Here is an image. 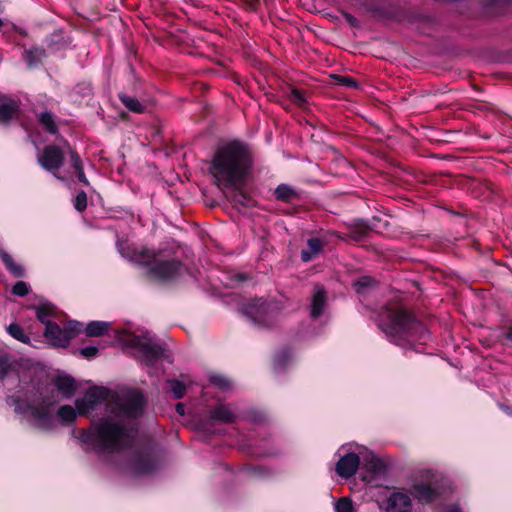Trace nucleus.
I'll use <instances>...</instances> for the list:
<instances>
[{
	"label": "nucleus",
	"instance_id": "28",
	"mask_svg": "<svg viewBox=\"0 0 512 512\" xmlns=\"http://www.w3.org/2000/svg\"><path fill=\"white\" fill-rule=\"evenodd\" d=\"M324 243L317 237L309 238L307 240V248L301 251V260L309 262L313 260L323 249Z\"/></svg>",
	"mask_w": 512,
	"mask_h": 512
},
{
	"label": "nucleus",
	"instance_id": "53",
	"mask_svg": "<svg viewBox=\"0 0 512 512\" xmlns=\"http://www.w3.org/2000/svg\"><path fill=\"white\" fill-rule=\"evenodd\" d=\"M501 337L512 342V325L503 327Z\"/></svg>",
	"mask_w": 512,
	"mask_h": 512
},
{
	"label": "nucleus",
	"instance_id": "29",
	"mask_svg": "<svg viewBox=\"0 0 512 512\" xmlns=\"http://www.w3.org/2000/svg\"><path fill=\"white\" fill-rule=\"evenodd\" d=\"M0 258L6 269L16 278H24L26 276L25 269L16 263L12 256L4 250L0 251Z\"/></svg>",
	"mask_w": 512,
	"mask_h": 512
},
{
	"label": "nucleus",
	"instance_id": "49",
	"mask_svg": "<svg viewBox=\"0 0 512 512\" xmlns=\"http://www.w3.org/2000/svg\"><path fill=\"white\" fill-rule=\"evenodd\" d=\"M79 352L84 358L92 359L93 357H95L98 354L99 349L96 346H87V347L81 348L79 350Z\"/></svg>",
	"mask_w": 512,
	"mask_h": 512
},
{
	"label": "nucleus",
	"instance_id": "16",
	"mask_svg": "<svg viewBox=\"0 0 512 512\" xmlns=\"http://www.w3.org/2000/svg\"><path fill=\"white\" fill-rule=\"evenodd\" d=\"M65 328L60 327L56 322H47L44 336L54 347H66L69 345V336Z\"/></svg>",
	"mask_w": 512,
	"mask_h": 512
},
{
	"label": "nucleus",
	"instance_id": "42",
	"mask_svg": "<svg viewBox=\"0 0 512 512\" xmlns=\"http://www.w3.org/2000/svg\"><path fill=\"white\" fill-rule=\"evenodd\" d=\"M69 161H70L71 167L75 171L84 168L83 162H82V159H81L79 153L75 149H72L70 146H69Z\"/></svg>",
	"mask_w": 512,
	"mask_h": 512
},
{
	"label": "nucleus",
	"instance_id": "46",
	"mask_svg": "<svg viewBox=\"0 0 512 512\" xmlns=\"http://www.w3.org/2000/svg\"><path fill=\"white\" fill-rule=\"evenodd\" d=\"M30 291V286L24 281H18L12 287V293L19 297L26 296Z\"/></svg>",
	"mask_w": 512,
	"mask_h": 512
},
{
	"label": "nucleus",
	"instance_id": "11",
	"mask_svg": "<svg viewBox=\"0 0 512 512\" xmlns=\"http://www.w3.org/2000/svg\"><path fill=\"white\" fill-rule=\"evenodd\" d=\"M56 401L52 396L40 393L39 402L33 405L31 416L37 421V427L44 431H50L54 428V417L51 408Z\"/></svg>",
	"mask_w": 512,
	"mask_h": 512
},
{
	"label": "nucleus",
	"instance_id": "57",
	"mask_svg": "<svg viewBox=\"0 0 512 512\" xmlns=\"http://www.w3.org/2000/svg\"><path fill=\"white\" fill-rule=\"evenodd\" d=\"M448 512H462V510L459 507H453Z\"/></svg>",
	"mask_w": 512,
	"mask_h": 512
},
{
	"label": "nucleus",
	"instance_id": "10",
	"mask_svg": "<svg viewBox=\"0 0 512 512\" xmlns=\"http://www.w3.org/2000/svg\"><path fill=\"white\" fill-rule=\"evenodd\" d=\"M65 154L63 150L55 145H46L42 152L37 156L38 164L45 170L53 174V176L61 181L64 180L58 170L63 166Z\"/></svg>",
	"mask_w": 512,
	"mask_h": 512
},
{
	"label": "nucleus",
	"instance_id": "7",
	"mask_svg": "<svg viewBox=\"0 0 512 512\" xmlns=\"http://www.w3.org/2000/svg\"><path fill=\"white\" fill-rule=\"evenodd\" d=\"M126 343L128 346L140 351L148 365H153L160 359L172 362L165 345L154 342L151 338H142L139 335L131 334Z\"/></svg>",
	"mask_w": 512,
	"mask_h": 512
},
{
	"label": "nucleus",
	"instance_id": "30",
	"mask_svg": "<svg viewBox=\"0 0 512 512\" xmlns=\"http://www.w3.org/2000/svg\"><path fill=\"white\" fill-rule=\"evenodd\" d=\"M109 327V322L91 321L86 325L84 331L88 337H100L108 331Z\"/></svg>",
	"mask_w": 512,
	"mask_h": 512
},
{
	"label": "nucleus",
	"instance_id": "35",
	"mask_svg": "<svg viewBox=\"0 0 512 512\" xmlns=\"http://www.w3.org/2000/svg\"><path fill=\"white\" fill-rule=\"evenodd\" d=\"M288 100H290L296 106L304 109L308 105L306 94L303 90L296 87H290V91L287 94Z\"/></svg>",
	"mask_w": 512,
	"mask_h": 512
},
{
	"label": "nucleus",
	"instance_id": "31",
	"mask_svg": "<svg viewBox=\"0 0 512 512\" xmlns=\"http://www.w3.org/2000/svg\"><path fill=\"white\" fill-rule=\"evenodd\" d=\"M93 94L91 84L82 82L78 83L71 91L70 95L74 101H81L85 98H91Z\"/></svg>",
	"mask_w": 512,
	"mask_h": 512
},
{
	"label": "nucleus",
	"instance_id": "4",
	"mask_svg": "<svg viewBox=\"0 0 512 512\" xmlns=\"http://www.w3.org/2000/svg\"><path fill=\"white\" fill-rule=\"evenodd\" d=\"M386 338L400 347H411L415 342H424L428 330L415 313L403 305L386 304Z\"/></svg>",
	"mask_w": 512,
	"mask_h": 512
},
{
	"label": "nucleus",
	"instance_id": "43",
	"mask_svg": "<svg viewBox=\"0 0 512 512\" xmlns=\"http://www.w3.org/2000/svg\"><path fill=\"white\" fill-rule=\"evenodd\" d=\"M74 208L78 212H83L87 208V194L85 191L81 190L77 193L74 200Z\"/></svg>",
	"mask_w": 512,
	"mask_h": 512
},
{
	"label": "nucleus",
	"instance_id": "2",
	"mask_svg": "<svg viewBox=\"0 0 512 512\" xmlns=\"http://www.w3.org/2000/svg\"><path fill=\"white\" fill-rule=\"evenodd\" d=\"M116 248L123 258L135 265L145 267L147 277L160 283L176 281L186 268L178 258L163 257L161 250L137 247L121 239H117Z\"/></svg>",
	"mask_w": 512,
	"mask_h": 512
},
{
	"label": "nucleus",
	"instance_id": "9",
	"mask_svg": "<svg viewBox=\"0 0 512 512\" xmlns=\"http://www.w3.org/2000/svg\"><path fill=\"white\" fill-rule=\"evenodd\" d=\"M359 456H361L360 467L362 469L361 479L369 485L378 484L374 482L376 476L384 470V460L375 455V453L366 447L357 446Z\"/></svg>",
	"mask_w": 512,
	"mask_h": 512
},
{
	"label": "nucleus",
	"instance_id": "50",
	"mask_svg": "<svg viewBox=\"0 0 512 512\" xmlns=\"http://www.w3.org/2000/svg\"><path fill=\"white\" fill-rule=\"evenodd\" d=\"M342 16L343 18L345 19V21L351 26V27H354V28H359L360 27V22L359 20L353 16L351 13L349 12H346V11H343L342 12Z\"/></svg>",
	"mask_w": 512,
	"mask_h": 512
},
{
	"label": "nucleus",
	"instance_id": "21",
	"mask_svg": "<svg viewBox=\"0 0 512 512\" xmlns=\"http://www.w3.org/2000/svg\"><path fill=\"white\" fill-rule=\"evenodd\" d=\"M236 420L235 414L223 404L216 405L210 410L209 420L206 423L207 430L213 421L223 424H232Z\"/></svg>",
	"mask_w": 512,
	"mask_h": 512
},
{
	"label": "nucleus",
	"instance_id": "5",
	"mask_svg": "<svg viewBox=\"0 0 512 512\" xmlns=\"http://www.w3.org/2000/svg\"><path fill=\"white\" fill-rule=\"evenodd\" d=\"M242 312L254 325L268 328L274 324L279 307L276 303L260 298L244 304Z\"/></svg>",
	"mask_w": 512,
	"mask_h": 512
},
{
	"label": "nucleus",
	"instance_id": "15",
	"mask_svg": "<svg viewBox=\"0 0 512 512\" xmlns=\"http://www.w3.org/2000/svg\"><path fill=\"white\" fill-rule=\"evenodd\" d=\"M361 456L359 452H347L342 455L336 463V473L344 479H349L354 476L360 468Z\"/></svg>",
	"mask_w": 512,
	"mask_h": 512
},
{
	"label": "nucleus",
	"instance_id": "39",
	"mask_svg": "<svg viewBox=\"0 0 512 512\" xmlns=\"http://www.w3.org/2000/svg\"><path fill=\"white\" fill-rule=\"evenodd\" d=\"M167 384L169 385L175 399H181L184 397L186 393V386L182 381L171 379L167 381Z\"/></svg>",
	"mask_w": 512,
	"mask_h": 512
},
{
	"label": "nucleus",
	"instance_id": "40",
	"mask_svg": "<svg viewBox=\"0 0 512 512\" xmlns=\"http://www.w3.org/2000/svg\"><path fill=\"white\" fill-rule=\"evenodd\" d=\"M34 403H31L27 400H23L20 398L14 399V408L17 414L26 415L27 413L31 414Z\"/></svg>",
	"mask_w": 512,
	"mask_h": 512
},
{
	"label": "nucleus",
	"instance_id": "44",
	"mask_svg": "<svg viewBox=\"0 0 512 512\" xmlns=\"http://www.w3.org/2000/svg\"><path fill=\"white\" fill-rule=\"evenodd\" d=\"M336 512H354L352 501L348 498H340L335 505Z\"/></svg>",
	"mask_w": 512,
	"mask_h": 512
},
{
	"label": "nucleus",
	"instance_id": "37",
	"mask_svg": "<svg viewBox=\"0 0 512 512\" xmlns=\"http://www.w3.org/2000/svg\"><path fill=\"white\" fill-rule=\"evenodd\" d=\"M7 332L16 340L28 344L30 342V337L24 331V329L17 323H11L7 327Z\"/></svg>",
	"mask_w": 512,
	"mask_h": 512
},
{
	"label": "nucleus",
	"instance_id": "56",
	"mask_svg": "<svg viewBox=\"0 0 512 512\" xmlns=\"http://www.w3.org/2000/svg\"><path fill=\"white\" fill-rule=\"evenodd\" d=\"M503 410L509 415H512V408L510 406H503Z\"/></svg>",
	"mask_w": 512,
	"mask_h": 512
},
{
	"label": "nucleus",
	"instance_id": "61",
	"mask_svg": "<svg viewBox=\"0 0 512 512\" xmlns=\"http://www.w3.org/2000/svg\"><path fill=\"white\" fill-rule=\"evenodd\" d=\"M385 465H386V470L388 469L389 465H390V462L388 460V458L386 457V462H385Z\"/></svg>",
	"mask_w": 512,
	"mask_h": 512
},
{
	"label": "nucleus",
	"instance_id": "18",
	"mask_svg": "<svg viewBox=\"0 0 512 512\" xmlns=\"http://www.w3.org/2000/svg\"><path fill=\"white\" fill-rule=\"evenodd\" d=\"M374 226L364 220H357L348 227L346 232L347 239L354 242H361L370 237L374 233Z\"/></svg>",
	"mask_w": 512,
	"mask_h": 512
},
{
	"label": "nucleus",
	"instance_id": "62",
	"mask_svg": "<svg viewBox=\"0 0 512 512\" xmlns=\"http://www.w3.org/2000/svg\"><path fill=\"white\" fill-rule=\"evenodd\" d=\"M3 25V21L2 19L0 18V27Z\"/></svg>",
	"mask_w": 512,
	"mask_h": 512
},
{
	"label": "nucleus",
	"instance_id": "38",
	"mask_svg": "<svg viewBox=\"0 0 512 512\" xmlns=\"http://www.w3.org/2000/svg\"><path fill=\"white\" fill-rule=\"evenodd\" d=\"M332 79L334 84L338 86H343L349 89H357L359 87V83L353 77L348 75H332Z\"/></svg>",
	"mask_w": 512,
	"mask_h": 512
},
{
	"label": "nucleus",
	"instance_id": "17",
	"mask_svg": "<svg viewBox=\"0 0 512 512\" xmlns=\"http://www.w3.org/2000/svg\"><path fill=\"white\" fill-rule=\"evenodd\" d=\"M20 111L19 102L6 96L0 97V125L8 126L17 118Z\"/></svg>",
	"mask_w": 512,
	"mask_h": 512
},
{
	"label": "nucleus",
	"instance_id": "36",
	"mask_svg": "<svg viewBox=\"0 0 512 512\" xmlns=\"http://www.w3.org/2000/svg\"><path fill=\"white\" fill-rule=\"evenodd\" d=\"M209 382L222 391H229L232 389L233 384L232 381L221 374H214L209 377Z\"/></svg>",
	"mask_w": 512,
	"mask_h": 512
},
{
	"label": "nucleus",
	"instance_id": "20",
	"mask_svg": "<svg viewBox=\"0 0 512 512\" xmlns=\"http://www.w3.org/2000/svg\"><path fill=\"white\" fill-rule=\"evenodd\" d=\"M362 13L374 21L384 20V0H358Z\"/></svg>",
	"mask_w": 512,
	"mask_h": 512
},
{
	"label": "nucleus",
	"instance_id": "34",
	"mask_svg": "<svg viewBox=\"0 0 512 512\" xmlns=\"http://www.w3.org/2000/svg\"><path fill=\"white\" fill-rule=\"evenodd\" d=\"M39 123L44 129L50 134H56L58 132V126L54 121L53 114L49 111H44L37 114Z\"/></svg>",
	"mask_w": 512,
	"mask_h": 512
},
{
	"label": "nucleus",
	"instance_id": "41",
	"mask_svg": "<svg viewBox=\"0 0 512 512\" xmlns=\"http://www.w3.org/2000/svg\"><path fill=\"white\" fill-rule=\"evenodd\" d=\"M392 167H395L394 162H391L388 160V157L386 156V194L388 193V183L399 185V177L396 174H392L390 172V169Z\"/></svg>",
	"mask_w": 512,
	"mask_h": 512
},
{
	"label": "nucleus",
	"instance_id": "59",
	"mask_svg": "<svg viewBox=\"0 0 512 512\" xmlns=\"http://www.w3.org/2000/svg\"><path fill=\"white\" fill-rule=\"evenodd\" d=\"M490 185H491V184L487 183V184H485L484 186H485V188H486L490 193H492V192H493V189L490 187Z\"/></svg>",
	"mask_w": 512,
	"mask_h": 512
},
{
	"label": "nucleus",
	"instance_id": "3",
	"mask_svg": "<svg viewBox=\"0 0 512 512\" xmlns=\"http://www.w3.org/2000/svg\"><path fill=\"white\" fill-rule=\"evenodd\" d=\"M131 427L110 416L92 421L89 428L83 429L79 440L97 453L114 454L130 448L134 442Z\"/></svg>",
	"mask_w": 512,
	"mask_h": 512
},
{
	"label": "nucleus",
	"instance_id": "22",
	"mask_svg": "<svg viewBox=\"0 0 512 512\" xmlns=\"http://www.w3.org/2000/svg\"><path fill=\"white\" fill-rule=\"evenodd\" d=\"M47 57L46 50L39 46L24 49L22 59L29 69H37L42 66V60Z\"/></svg>",
	"mask_w": 512,
	"mask_h": 512
},
{
	"label": "nucleus",
	"instance_id": "54",
	"mask_svg": "<svg viewBox=\"0 0 512 512\" xmlns=\"http://www.w3.org/2000/svg\"><path fill=\"white\" fill-rule=\"evenodd\" d=\"M247 7L252 10L256 11L260 7V0H243Z\"/></svg>",
	"mask_w": 512,
	"mask_h": 512
},
{
	"label": "nucleus",
	"instance_id": "27",
	"mask_svg": "<svg viewBox=\"0 0 512 512\" xmlns=\"http://www.w3.org/2000/svg\"><path fill=\"white\" fill-rule=\"evenodd\" d=\"M54 384L66 398H71L76 391V382L69 375H59L55 378Z\"/></svg>",
	"mask_w": 512,
	"mask_h": 512
},
{
	"label": "nucleus",
	"instance_id": "8",
	"mask_svg": "<svg viewBox=\"0 0 512 512\" xmlns=\"http://www.w3.org/2000/svg\"><path fill=\"white\" fill-rule=\"evenodd\" d=\"M130 464L136 474L147 475L153 473L159 466L155 448L151 445L141 446L133 453Z\"/></svg>",
	"mask_w": 512,
	"mask_h": 512
},
{
	"label": "nucleus",
	"instance_id": "1",
	"mask_svg": "<svg viewBox=\"0 0 512 512\" xmlns=\"http://www.w3.org/2000/svg\"><path fill=\"white\" fill-rule=\"evenodd\" d=\"M252 166L253 157L248 146L233 140L217 148L209 170L217 186L234 185L245 183Z\"/></svg>",
	"mask_w": 512,
	"mask_h": 512
},
{
	"label": "nucleus",
	"instance_id": "12",
	"mask_svg": "<svg viewBox=\"0 0 512 512\" xmlns=\"http://www.w3.org/2000/svg\"><path fill=\"white\" fill-rule=\"evenodd\" d=\"M243 184L244 183L218 186L223 190L226 199L233 207L237 208L238 211L253 208L257 205L256 200L242 187Z\"/></svg>",
	"mask_w": 512,
	"mask_h": 512
},
{
	"label": "nucleus",
	"instance_id": "23",
	"mask_svg": "<svg viewBox=\"0 0 512 512\" xmlns=\"http://www.w3.org/2000/svg\"><path fill=\"white\" fill-rule=\"evenodd\" d=\"M327 303V293L323 286L316 285L311 302V317L313 319L319 318Z\"/></svg>",
	"mask_w": 512,
	"mask_h": 512
},
{
	"label": "nucleus",
	"instance_id": "55",
	"mask_svg": "<svg viewBox=\"0 0 512 512\" xmlns=\"http://www.w3.org/2000/svg\"><path fill=\"white\" fill-rule=\"evenodd\" d=\"M175 409H176V412L179 415H184L185 414V406H184L183 403H177L176 406H175Z\"/></svg>",
	"mask_w": 512,
	"mask_h": 512
},
{
	"label": "nucleus",
	"instance_id": "13",
	"mask_svg": "<svg viewBox=\"0 0 512 512\" xmlns=\"http://www.w3.org/2000/svg\"><path fill=\"white\" fill-rule=\"evenodd\" d=\"M108 396V389L101 386L89 388L83 397L75 400V407L81 416L87 415L94 410Z\"/></svg>",
	"mask_w": 512,
	"mask_h": 512
},
{
	"label": "nucleus",
	"instance_id": "14",
	"mask_svg": "<svg viewBox=\"0 0 512 512\" xmlns=\"http://www.w3.org/2000/svg\"><path fill=\"white\" fill-rule=\"evenodd\" d=\"M146 399L138 390L130 391L126 398L118 404L121 414L128 418H138L144 412Z\"/></svg>",
	"mask_w": 512,
	"mask_h": 512
},
{
	"label": "nucleus",
	"instance_id": "60",
	"mask_svg": "<svg viewBox=\"0 0 512 512\" xmlns=\"http://www.w3.org/2000/svg\"><path fill=\"white\" fill-rule=\"evenodd\" d=\"M127 116H128V114L126 112H120V117L122 119H126Z\"/></svg>",
	"mask_w": 512,
	"mask_h": 512
},
{
	"label": "nucleus",
	"instance_id": "32",
	"mask_svg": "<svg viewBox=\"0 0 512 512\" xmlns=\"http://www.w3.org/2000/svg\"><path fill=\"white\" fill-rule=\"evenodd\" d=\"M36 311L37 319L46 326L47 322H52L48 318L55 313V306L49 303H43L38 306H33Z\"/></svg>",
	"mask_w": 512,
	"mask_h": 512
},
{
	"label": "nucleus",
	"instance_id": "48",
	"mask_svg": "<svg viewBox=\"0 0 512 512\" xmlns=\"http://www.w3.org/2000/svg\"><path fill=\"white\" fill-rule=\"evenodd\" d=\"M290 356H291L290 349L289 348L283 349L275 357V365L284 366L288 362Z\"/></svg>",
	"mask_w": 512,
	"mask_h": 512
},
{
	"label": "nucleus",
	"instance_id": "24",
	"mask_svg": "<svg viewBox=\"0 0 512 512\" xmlns=\"http://www.w3.org/2000/svg\"><path fill=\"white\" fill-rule=\"evenodd\" d=\"M353 287L356 293L365 299L375 290L380 289V284L370 276H363L354 282Z\"/></svg>",
	"mask_w": 512,
	"mask_h": 512
},
{
	"label": "nucleus",
	"instance_id": "33",
	"mask_svg": "<svg viewBox=\"0 0 512 512\" xmlns=\"http://www.w3.org/2000/svg\"><path fill=\"white\" fill-rule=\"evenodd\" d=\"M78 411L73 408L71 405H62L57 410V416L61 420V422L65 425L71 424L75 422L77 418Z\"/></svg>",
	"mask_w": 512,
	"mask_h": 512
},
{
	"label": "nucleus",
	"instance_id": "25",
	"mask_svg": "<svg viewBox=\"0 0 512 512\" xmlns=\"http://www.w3.org/2000/svg\"><path fill=\"white\" fill-rule=\"evenodd\" d=\"M276 200L284 203H292L295 200H300V193L292 186L281 183L274 190Z\"/></svg>",
	"mask_w": 512,
	"mask_h": 512
},
{
	"label": "nucleus",
	"instance_id": "47",
	"mask_svg": "<svg viewBox=\"0 0 512 512\" xmlns=\"http://www.w3.org/2000/svg\"><path fill=\"white\" fill-rule=\"evenodd\" d=\"M11 370V364L6 355H0V381H3L9 371Z\"/></svg>",
	"mask_w": 512,
	"mask_h": 512
},
{
	"label": "nucleus",
	"instance_id": "58",
	"mask_svg": "<svg viewBox=\"0 0 512 512\" xmlns=\"http://www.w3.org/2000/svg\"><path fill=\"white\" fill-rule=\"evenodd\" d=\"M447 211H448V212H450V213H451V214H453V215L462 216V214L457 213V212H455V211H454V210H452V209H447Z\"/></svg>",
	"mask_w": 512,
	"mask_h": 512
},
{
	"label": "nucleus",
	"instance_id": "51",
	"mask_svg": "<svg viewBox=\"0 0 512 512\" xmlns=\"http://www.w3.org/2000/svg\"><path fill=\"white\" fill-rule=\"evenodd\" d=\"M371 318L374 320L379 330L384 331V319L380 312L372 310Z\"/></svg>",
	"mask_w": 512,
	"mask_h": 512
},
{
	"label": "nucleus",
	"instance_id": "6",
	"mask_svg": "<svg viewBox=\"0 0 512 512\" xmlns=\"http://www.w3.org/2000/svg\"><path fill=\"white\" fill-rule=\"evenodd\" d=\"M437 474L430 469L418 472L412 484V495L421 504H429L440 497Z\"/></svg>",
	"mask_w": 512,
	"mask_h": 512
},
{
	"label": "nucleus",
	"instance_id": "45",
	"mask_svg": "<svg viewBox=\"0 0 512 512\" xmlns=\"http://www.w3.org/2000/svg\"><path fill=\"white\" fill-rule=\"evenodd\" d=\"M68 333L69 341L76 337L83 331V324L77 321L69 322L66 327H64Z\"/></svg>",
	"mask_w": 512,
	"mask_h": 512
},
{
	"label": "nucleus",
	"instance_id": "52",
	"mask_svg": "<svg viewBox=\"0 0 512 512\" xmlns=\"http://www.w3.org/2000/svg\"><path fill=\"white\" fill-rule=\"evenodd\" d=\"M75 173H76L77 179L80 183H82L84 186L90 185V182L87 179L86 174L84 172V168H82L80 170H76Z\"/></svg>",
	"mask_w": 512,
	"mask_h": 512
},
{
	"label": "nucleus",
	"instance_id": "26",
	"mask_svg": "<svg viewBox=\"0 0 512 512\" xmlns=\"http://www.w3.org/2000/svg\"><path fill=\"white\" fill-rule=\"evenodd\" d=\"M121 104L129 111L135 114H143L147 110V106L139 101L136 97L128 95L124 92L118 94Z\"/></svg>",
	"mask_w": 512,
	"mask_h": 512
},
{
	"label": "nucleus",
	"instance_id": "19",
	"mask_svg": "<svg viewBox=\"0 0 512 512\" xmlns=\"http://www.w3.org/2000/svg\"><path fill=\"white\" fill-rule=\"evenodd\" d=\"M412 501L409 495L394 492L386 499V512H411Z\"/></svg>",
	"mask_w": 512,
	"mask_h": 512
}]
</instances>
